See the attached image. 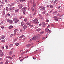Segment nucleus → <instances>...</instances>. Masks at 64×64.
Returning <instances> with one entry per match:
<instances>
[{
    "mask_svg": "<svg viewBox=\"0 0 64 64\" xmlns=\"http://www.w3.org/2000/svg\"><path fill=\"white\" fill-rule=\"evenodd\" d=\"M24 22H22L21 23V25H22V26H23V25H24Z\"/></svg>",
    "mask_w": 64,
    "mask_h": 64,
    "instance_id": "nucleus-31",
    "label": "nucleus"
},
{
    "mask_svg": "<svg viewBox=\"0 0 64 64\" xmlns=\"http://www.w3.org/2000/svg\"><path fill=\"white\" fill-rule=\"evenodd\" d=\"M6 58H8L9 59L10 58L11 60H12V59H13V58H12V57H10V56H6Z\"/></svg>",
    "mask_w": 64,
    "mask_h": 64,
    "instance_id": "nucleus-7",
    "label": "nucleus"
},
{
    "mask_svg": "<svg viewBox=\"0 0 64 64\" xmlns=\"http://www.w3.org/2000/svg\"><path fill=\"white\" fill-rule=\"evenodd\" d=\"M40 8H41V9H42V8H43V6H40Z\"/></svg>",
    "mask_w": 64,
    "mask_h": 64,
    "instance_id": "nucleus-55",
    "label": "nucleus"
},
{
    "mask_svg": "<svg viewBox=\"0 0 64 64\" xmlns=\"http://www.w3.org/2000/svg\"><path fill=\"white\" fill-rule=\"evenodd\" d=\"M32 11H34V8H32Z\"/></svg>",
    "mask_w": 64,
    "mask_h": 64,
    "instance_id": "nucleus-44",
    "label": "nucleus"
},
{
    "mask_svg": "<svg viewBox=\"0 0 64 64\" xmlns=\"http://www.w3.org/2000/svg\"><path fill=\"white\" fill-rule=\"evenodd\" d=\"M13 4H11L10 5V6H13Z\"/></svg>",
    "mask_w": 64,
    "mask_h": 64,
    "instance_id": "nucleus-52",
    "label": "nucleus"
},
{
    "mask_svg": "<svg viewBox=\"0 0 64 64\" xmlns=\"http://www.w3.org/2000/svg\"><path fill=\"white\" fill-rule=\"evenodd\" d=\"M35 22H36V24H38V23H39V22H38V20L37 18H36L33 21V22H34V23H35Z\"/></svg>",
    "mask_w": 64,
    "mask_h": 64,
    "instance_id": "nucleus-2",
    "label": "nucleus"
},
{
    "mask_svg": "<svg viewBox=\"0 0 64 64\" xmlns=\"http://www.w3.org/2000/svg\"><path fill=\"white\" fill-rule=\"evenodd\" d=\"M25 38H23V40H22L23 41H24V40H25Z\"/></svg>",
    "mask_w": 64,
    "mask_h": 64,
    "instance_id": "nucleus-62",
    "label": "nucleus"
},
{
    "mask_svg": "<svg viewBox=\"0 0 64 64\" xmlns=\"http://www.w3.org/2000/svg\"><path fill=\"white\" fill-rule=\"evenodd\" d=\"M13 20L14 21H15L14 22V23L15 24H16L19 21V20H18V19L16 18H13Z\"/></svg>",
    "mask_w": 64,
    "mask_h": 64,
    "instance_id": "nucleus-1",
    "label": "nucleus"
},
{
    "mask_svg": "<svg viewBox=\"0 0 64 64\" xmlns=\"http://www.w3.org/2000/svg\"><path fill=\"white\" fill-rule=\"evenodd\" d=\"M50 7L51 8H53V6L52 5H50Z\"/></svg>",
    "mask_w": 64,
    "mask_h": 64,
    "instance_id": "nucleus-45",
    "label": "nucleus"
},
{
    "mask_svg": "<svg viewBox=\"0 0 64 64\" xmlns=\"http://www.w3.org/2000/svg\"><path fill=\"white\" fill-rule=\"evenodd\" d=\"M23 58V57L22 56H21L19 58V59H20V58Z\"/></svg>",
    "mask_w": 64,
    "mask_h": 64,
    "instance_id": "nucleus-53",
    "label": "nucleus"
},
{
    "mask_svg": "<svg viewBox=\"0 0 64 64\" xmlns=\"http://www.w3.org/2000/svg\"><path fill=\"white\" fill-rule=\"evenodd\" d=\"M22 1H25V0H19V2H21Z\"/></svg>",
    "mask_w": 64,
    "mask_h": 64,
    "instance_id": "nucleus-26",
    "label": "nucleus"
},
{
    "mask_svg": "<svg viewBox=\"0 0 64 64\" xmlns=\"http://www.w3.org/2000/svg\"><path fill=\"white\" fill-rule=\"evenodd\" d=\"M6 11H8V7H6Z\"/></svg>",
    "mask_w": 64,
    "mask_h": 64,
    "instance_id": "nucleus-36",
    "label": "nucleus"
},
{
    "mask_svg": "<svg viewBox=\"0 0 64 64\" xmlns=\"http://www.w3.org/2000/svg\"><path fill=\"white\" fill-rule=\"evenodd\" d=\"M58 19H59V18H57L56 19H55L54 20H55L56 21H58Z\"/></svg>",
    "mask_w": 64,
    "mask_h": 64,
    "instance_id": "nucleus-25",
    "label": "nucleus"
},
{
    "mask_svg": "<svg viewBox=\"0 0 64 64\" xmlns=\"http://www.w3.org/2000/svg\"><path fill=\"white\" fill-rule=\"evenodd\" d=\"M14 8V7L10 8H9L8 10H9V11H12V10H13Z\"/></svg>",
    "mask_w": 64,
    "mask_h": 64,
    "instance_id": "nucleus-8",
    "label": "nucleus"
},
{
    "mask_svg": "<svg viewBox=\"0 0 64 64\" xmlns=\"http://www.w3.org/2000/svg\"><path fill=\"white\" fill-rule=\"evenodd\" d=\"M33 3L34 7H35L36 6V3H35V2L34 1V0L33 1Z\"/></svg>",
    "mask_w": 64,
    "mask_h": 64,
    "instance_id": "nucleus-12",
    "label": "nucleus"
},
{
    "mask_svg": "<svg viewBox=\"0 0 64 64\" xmlns=\"http://www.w3.org/2000/svg\"><path fill=\"white\" fill-rule=\"evenodd\" d=\"M18 31V30L16 29L14 30V32H17Z\"/></svg>",
    "mask_w": 64,
    "mask_h": 64,
    "instance_id": "nucleus-32",
    "label": "nucleus"
},
{
    "mask_svg": "<svg viewBox=\"0 0 64 64\" xmlns=\"http://www.w3.org/2000/svg\"><path fill=\"white\" fill-rule=\"evenodd\" d=\"M16 32H14V36H15V35H16Z\"/></svg>",
    "mask_w": 64,
    "mask_h": 64,
    "instance_id": "nucleus-46",
    "label": "nucleus"
},
{
    "mask_svg": "<svg viewBox=\"0 0 64 64\" xmlns=\"http://www.w3.org/2000/svg\"><path fill=\"white\" fill-rule=\"evenodd\" d=\"M42 10H45V7H42Z\"/></svg>",
    "mask_w": 64,
    "mask_h": 64,
    "instance_id": "nucleus-38",
    "label": "nucleus"
},
{
    "mask_svg": "<svg viewBox=\"0 0 64 64\" xmlns=\"http://www.w3.org/2000/svg\"><path fill=\"white\" fill-rule=\"evenodd\" d=\"M5 40L4 39L1 40L0 42H1L4 43V42H5Z\"/></svg>",
    "mask_w": 64,
    "mask_h": 64,
    "instance_id": "nucleus-14",
    "label": "nucleus"
},
{
    "mask_svg": "<svg viewBox=\"0 0 64 64\" xmlns=\"http://www.w3.org/2000/svg\"><path fill=\"white\" fill-rule=\"evenodd\" d=\"M19 9L18 10H15V13H17L18 12V11H19Z\"/></svg>",
    "mask_w": 64,
    "mask_h": 64,
    "instance_id": "nucleus-20",
    "label": "nucleus"
},
{
    "mask_svg": "<svg viewBox=\"0 0 64 64\" xmlns=\"http://www.w3.org/2000/svg\"><path fill=\"white\" fill-rule=\"evenodd\" d=\"M5 38V36H2L0 37V39H4Z\"/></svg>",
    "mask_w": 64,
    "mask_h": 64,
    "instance_id": "nucleus-15",
    "label": "nucleus"
},
{
    "mask_svg": "<svg viewBox=\"0 0 64 64\" xmlns=\"http://www.w3.org/2000/svg\"><path fill=\"white\" fill-rule=\"evenodd\" d=\"M49 5H47V7H48V8H49Z\"/></svg>",
    "mask_w": 64,
    "mask_h": 64,
    "instance_id": "nucleus-49",
    "label": "nucleus"
},
{
    "mask_svg": "<svg viewBox=\"0 0 64 64\" xmlns=\"http://www.w3.org/2000/svg\"><path fill=\"white\" fill-rule=\"evenodd\" d=\"M12 46H13V44H11L9 46V47H12Z\"/></svg>",
    "mask_w": 64,
    "mask_h": 64,
    "instance_id": "nucleus-30",
    "label": "nucleus"
},
{
    "mask_svg": "<svg viewBox=\"0 0 64 64\" xmlns=\"http://www.w3.org/2000/svg\"><path fill=\"white\" fill-rule=\"evenodd\" d=\"M24 58L23 59L21 60H20V61H21L22 62L23 61V59H24Z\"/></svg>",
    "mask_w": 64,
    "mask_h": 64,
    "instance_id": "nucleus-42",
    "label": "nucleus"
},
{
    "mask_svg": "<svg viewBox=\"0 0 64 64\" xmlns=\"http://www.w3.org/2000/svg\"><path fill=\"white\" fill-rule=\"evenodd\" d=\"M23 37H24V35H22V36H20L19 37V38H23Z\"/></svg>",
    "mask_w": 64,
    "mask_h": 64,
    "instance_id": "nucleus-34",
    "label": "nucleus"
},
{
    "mask_svg": "<svg viewBox=\"0 0 64 64\" xmlns=\"http://www.w3.org/2000/svg\"><path fill=\"white\" fill-rule=\"evenodd\" d=\"M46 13V11L44 10V12H42V14H44Z\"/></svg>",
    "mask_w": 64,
    "mask_h": 64,
    "instance_id": "nucleus-39",
    "label": "nucleus"
},
{
    "mask_svg": "<svg viewBox=\"0 0 64 64\" xmlns=\"http://www.w3.org/2000/svg\"><path fill=\"white\" fill-rule=\"evenodd\" d=\"M2 28V29H3L4 28V26H2L1 27Z\"/></svg>",
    "mask_w": 64,
    "mask_h": 64,
    "instance_id": "nucleus-51",
    "label": "nucleus"
},
{
    "mask_svg": "<svg viewBox=\"0 0 64 64\" xmlns=\"http://www.w3.org/2000/svg\"><path fill=\"white\" fill-rule=\"evenodd\" d=\"M46 32H48V33H47V34L48 33H50L51 32V31L49 30V29L48 28H46Z\"/></svg>",
    "mask_w": 64,
    "mask_h": 64,
    "instance_id": "nucleus-4",
    "label": "nucleus"
},
{
    "mask_svg": "<svg viewBox=\"0 0 64 64\" xmlns=\"http://www.w3.org/2000/svg\"><path fill=\"white\" fill-rule=\"evenodd\" d=\"M46 21L47 22H49V20H46Z\"/></svg>",
    "mask_w": 64,
    "mask_h": 64,
    "instance_id": "nucleus-41",
    "label": "nucleus"
},
{
    "mask_svg": "<svg viewBox=\"0 0 64 64\" xmlns=\"http://www.w3.org/2000/svg\"><path fill=\"white\" fill-rule=\"evenodd\" d=\"M44 31H42L40 32V34H44Z\"/></svg>",
    "mask_w": 64,
    "mask_h": 64,
    "instance_id": "nucleus-21",
    "label": "nucleus"
},
{
    "mask_svg": "<svg viewBox=\"0 0 64 64\" xmlns=\"http://www.w3.org/2000/svg\"><path fill=\"white\" fill-rule=\"evenodd\" d=\"M0 56H3V52L2 50H0Z\"/></svg>",
    "mask_w": 64,
    "mask_h": 64,
    "instance_id": "nucleus-5",
    "label": "nucleus"
},
{
    "mask_svg": "<svg viewBox=\"0 0 64 64\" xmlns=\"http://www.w3.org/2000/svg\"><path fill=\"white\" fill-rule=\"evenodd\" d=\"M16 46H17L19 45V43H16L15 44Z\"/></svg>",
    "mask_w": 64,
    "mask_h": 64,
    "instance_id": "nucleus-28",
    "label": "nucleus"
},
{
    "mask_svg": "<svg viewBox=\"0 0 64 64\" xmlns=\"http://www.w3.org/2000/svg\"><path fill=\"white\" fill-rule=\"evenodd\" d=\"M9 54L10 55H12V52L11 51H10L9 53Z\"/></svg>",
    "mask_w": 64,
    "mask_h": 64,
    "instance_id": "nucleus-24",
    "label": "nucleus"
},
{
    "mask_svg": "<svg viewBox=\"0 0 64 64\" xmlns=\"http://www.w3.org/2000/svg\"><path fill=\"white\" fill-rule=\"evenodd\" d=\"M27 26L26 25H24V26L23 27V28L24 29H26L27 28Z\"/></svg>",
    "mask_w": 64,
    "mask_h": 64,
    "instance_id": "nucleus-11",
    "label": "nucleus"
},
{
    "mask_svg": "<svg viewBox=\"0 0 64 64\" xmlns=\"http://www.w3.org/2000/svg\"><path fill=\"white\" fill-rule=\"evenodd\" d=\"M12 23H13V21H12V20H10V24H12Z\"/></svg>",
    "mask_w": 64,
    "mask_h": 64,
    "instance_id": "nucleus-22",
    "label": "nucleus"
},
{
    "mask_svg": "<svg viewBox=\"0 0 64 64\" xmlns=\"http://www.w3.org/2000/svg\"><path fill=\"white\" fill-rule=\"evenodd\" d=\"M35 40L34 38H31L30 40V41H32V40Z\"/></svg>",
    "mask_w": 64,
    "mask_h": 64,
    "instance_id": "nucleus-27",
    "label": "nucleus"
},
{
    "mask_svg": "<svg viewBox=\"0 0 64 64\" xmlns=\"http://www.w3.org/2000/svg\"><path fill=\"white\" fill-rule=\"evenodd\" d=\"M17 39H18V38H16L15 39H14V42H15V41H17Z\"/></svg>",
    "mask_w": 64,
    "mask_h": 64,
    "instance_id": "nucleus-29",
    "label": "nucleus"
},
{
    "mask_svg": "<svg viewBox=\"0 0 64 64\" xmlns=\"http://www.w3.org/2000/svg\"><path fill=\"white\" fill-rule=\"evenodd\" d=\"M57 1H58V0H55L54 1V2H56Z\"/></svg>",
    "mask_w": 64,
    "mask_h": 64,
    "instance_id": "nucleus-54",
    "label": "nucleus"
},
{
    "mask_svg": "<svg viewBox=\"0 0 64 64\" xmlns=\"http://www.w3.org/2000/svg\"><path fill=\"white\" fill-rule=\"evenodd\" d=\"M5 64H8V60L6 61Z\"/></svg>",
    "mask_w": 64,
    "mask_h": 64,
    "instance_id": "nucleus-33",
    "label": "nucleus"
},
{
    "mask_svg": "<svg viewBox=\"0 0 64 64\" xmlns=\"http://www.w3.org/2000/svg\"><path fill=\"white\" fill-rule=\"evenodd\" d=\"M13 26H10L8 27V28L10 29H12V28H13Z\"/></svg>",
    "mask_w": 64,
    "mask_h": 64,
    "instance_id": "nucleus-13",
    "label": "nucleus"
},
{
    "mask_svg": "<svg viewBox=\"0 0 64 64\" xmlns=\"http://www.w3.org/2000/svg\"><path fill=\"white\" fill-rule=\"evenodd\" d=\"M7 15H8V16H10V14H7Z\"/></svg>",
    "mask_w": 64,
    "mask_h": 64,
    "instance_id": "nucleus-47",
    "label": "nucleus"
},
{
    "mask_svg": "<svg viewBox=\"0 0 64 64\" xmlns=\"http://www.w3.org/2000/svg\"><path fill=\"white\" fill-rule=\"evenodd\" d=\"M2 59H3L2 58H0V61H1V60H2Z\"/></svg>",
    "mask_w": 64,
    "mask_h": 64,
    "instance_id": "nucleus-58",
    "label": "nucleus"
},
{
    "mask_svg": "<svg viewBox=\"0 0 64 64\" xmlns=\"http://www.w3.org/2000/svg\"><path fill=\"white\" fill-rule=\"evenodd\" d=\"M45 22H43L42 23V24L44 25V27H45Z\"/></svg>",
    "mask_w": 64,
    "mask_h": 64,
    "instance_id": "nucleus-23",
    "label": "nucleus"
},
{
    "mask_svg": "<svg viewBox=\"0 0 64 64\" xmlns=\"http://www.w3.org/2000/svg\"><path fill=\"white\" fill-rule=\"evenodd\" d=\"M31 45H32V44H28V45H26V47H30V46H31Z\"/></svg>",
    "mask_w": 64,
    "mask_h": 64,
    "instance_id": "nucleus-17",
    "label": "nucleus"
},
{
    "mask_svg": "<svg viewBox=\"0 0 64 64\" xmlns=\"http://www.w3.org/2000/svg\"><path fill=\"white\" fill-rule=\"evenodd\" d=\"M0 6V7H3V5H1Z\"/></svg>",
    "mask_w": 64,
    "mask_h": 64,
    "instance_id": "nucleus-59",
    "label": "nucleus"
},
{
    "mask_svg": "<svg viewBox=\"0 0 64 64\" xmlns=\"http://www.w3.org/2000/svg\"><path fill=\"white\" fill-rule=\"evenodd\" d=\"M33 38H34V39H35V40H36V39H39L40 38V37H39V36H36L34 37Z\"/></svg>",
    "mask_w": 64,
    "mask_h": 64,
    "instance_id": "nucleus-3",
    "label": "nucleus"
},
{
    "mask_svg": "<svg viewBox=\"0 0 64 64\" xmlns=\"http://www.w3.org/2000/svg\"><path fill=\"white\" fill-rule=\"evenodd\" d=\"M50 27V26L49 25H48V26H47V28H49V27Z\"/></svg>",
    "mask_w": 64,
    "mask_h": 64,
    "instance_id": "nucleus-48",
    "label": "nucleus"
},
{
    "mask_svg": "<svg viewBox=\"0 0 64 64\" xmlns=\"http://www.w3.org/2000/svg\"><path fill=\"white\" fill-rule=\"evenodd\" d=\"M41 25H42V24H39V26H41Z\"/></svg>",
    "mask_w": 64,
    "mask_h": 64,
    "instance_id": "nucleus-56",
    "label": "nucleus"
},
{
    "mask_svg": "<svg viewBox=\"0 0 64 64\" xmlns=\"http://www.w3.org/2000/svg\"><path fill=\"white\" fill-rule=\"evenodd\" d=\"M57 13L56 11L54 12H53V13Z\"/></svg>",
    "mask_w": 64,
    "mask_h": 64,
    "instance_id": "nucleus-63",
    "label": "nucleus"
},
{
    "mask_svg": "<svg viewBox=\"0 0 64 64\" xmlns=\"http://www.w3.org/2000/svg\"><path fill=\"white\" fill-rule=\"evenodd\" d=\"M57 16H55L54 17V19H56V18Z\"/></svg>",
    "mask_w": 64,
    "mask_h": 64,
    "instance_id": "nucleus-43",
    "label": "nucleus"
},
{
    "mask_svg": "<svg viewBox=\"0 0 64 64\" xmlns=\"http://www.w3.org/2000/svg\"><path fill=\"white\" fill-rule=\"evenodd\" d=\"M41 30V28H38L36 30L37 31H40V30Z\"/></svg>",
    "mask_w": 64,
    "mask_h": 64,
    "instance_id": "nucleus-19",
    "label": "nucleus"
},
{
    "mask_svg": "<svg viewBox=\"0 0 64 64\" xmlns=\"http://www.w3.org/2000/svg\"><path fill=\"white\" fill-rule=\"evenodd\" d=\"M2 50H4V46H2Z\"/></svg>",
    "mask_w": 64,
    "mask_h": 64,
    "instance_id": "nucleus-35",
    "label": "nucleus"
},
{
    "mask_svg": "<svg viewBox=\"0 0 64 64\" xmlns=\"http://www.w3.org/2000/svg\"><path fill=\"white\" fill-rule=\"evenodd\" d=\"M10 37H12L13 36V34H12L10 36Z\"/></svg>",
    "mask_w": 64,
    "mask_h": 64,
    "instance_id": "nucleus-50",
    "label": "nucleus"
},
{
    "mask_svg": "<svg viewBox=\"0 0 64 64\" xmlns=\"http://www.w3.org/2000/svg\"><path fill=\"white\" fill-rule=\"evenodd\" d=\"M27 9V8H26V7H24V8H23L22 9V11H23V12H26V9Z\"/></svg>",
    "mask_w": 64,
    "mask_h": 64,
    "instance_id": "nucleus-6",
    "label": "nucleus"
},
{
    "mask_svg": "<svg viewBox=\"0 0 64 64\" xmlns=\"http://www.w3.org/2000/svg\"><path fill=\"white\" fill-rule=\"evenodd\" d=\"M24 21H25V22H27V19L26 18H25L24 19Z\"/></svg>",
    "mask_w": 64,
    "mask_h": 64,
    "instance_id": "nucleus-40",
    "label": "nucleus"
},
{
    "mask_svg": "<svg viewBox=\"0 0 64 64\" xmlns=\"http://www.w3.org/2000/svg\"><path fill=\"white\" fill-rule=\"evenodd\" d=\"M25 53V52H22V55H23V54H24Z\"/></svg>",
    "mask_w": 64,
    "mask_h": 64,
    "instance_id": "nucleus-60",
    "label": "nucleus"
},
{
    "mask_svg": "<svg viewBox=\"0 0 64 64\" xmlns=\"http://www.w3.org/2000/svg\"><path fill=\"white\" fill-rule=\"evenodd\" d=\"M5 10H4L2 12V15L3 16V15H5Z\"/></svg>",
    "mask_w": 64,
    "mask_h": 64,
    "instance_id": "nucleus-9",
    "label": "nucleus"
},
{
    "mask_svg": "<svg viewBox=\"0 0 64 64\" xmlns=\"http://www.w3.org/2000/svg\"><path fill=\"white\" fill-rule=\"evenodd\" d=\"M23 7V6L22 5L20 4V9H21L22 8V7Z\"/></svg>",
    "mask_w": 64,
    "mask_h": 64,
    "instance_id": "nucleus-18",
    "label": "nucleus"
},
{
    "mask_svg": "<svg viewBox=\"0 0 64 64\" xmlns=\"http://www.w3.org/2000/svg\"><path fill=\"white\" fill-rule=\"evenodd\" d=\"M33 26V25H30V26H29V27H32Z\"/></svg>",
    "mask_w": 64,
    "mask_h": 64,
    "instance_id": "nucleus-37",
    "label": "nucleus"
},
{
    "mask_svg": "<svg viewBox=\"0 0 64 64\" xmlns=\"http://www.w3.org/2000/svg\"><path fill=\"white\" fill-rule=\"evenodd\" d=\"M0 64H3V63L2 62H1L0 63Z\"/></svg>",
    "mask_w": 64,
    "mask_h": 64,
    "instance_id": "nucleus-64",
    "label": "nucleus"
},
{
    "mask_svg": "<svg viewBox=\"0 0 64 64\" xmlns=\"http://www.w3.org/2000/svg\"><path fill=\"white\" fill-rule=\"evenodd\" d=\"M34 10L35 12L34 13L33 15H35V14H36V11H37V10H36V8H35L34 9Z\"/></svg>",
    "mask_w": 64,
    "mask_h": 64,
    "instance_id": "nucleus-16",
    "label": "nucleus"
},
{
    "mask_svg": "<svg viewBox=\"0 0 64 64\" xmlns=\"http://www.w3.org/2000/svg\"><path fill=\"white\" fill-rule=\"evenodd\" d=\"M6 49H8V46H6Z\"/></svg>",
    "mask_w": 64,
    "mask_h": 64,
    "instance_id": "nucleus-57",
    "label": "nucleus"
},
{
    "mask_svg": "<svg viewBox=\"0 0 64 64\" xmlns=\"http://www.w3.org/2000/svg\"><path fill=\"white\" fill-rule=\"evenodd\" d=\"M10 20H8V22H10Z\"/></svg>",
    "mask_w": 64,
    "mask_h": 64,
    "instance_id": "nucleus-61",
    "label": "nucleus"
},
{
    "mask_svg": "<svg viewBox=\"0 0 64 64\" xmlns=\"http://www.w3.org/2000/svg\"><path fill=\"white\" fill-rule=\"evenodd\" d=\"M26 25H27V26H28V25H31V24L29 22H27L26 24Z\"/></svg>",
    "mask_w": 64,
    "mask_h": 64,
    "instance_id": "nucleus-10",
    "label": "nucleus"
}]
</instances>
